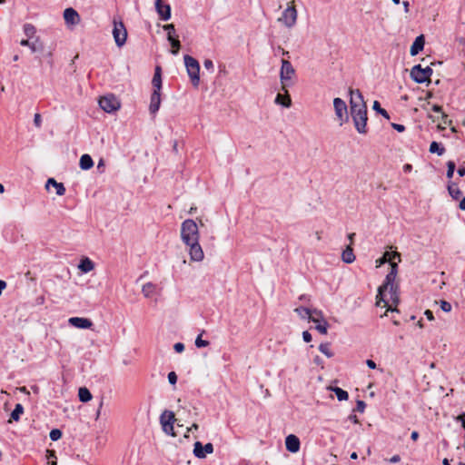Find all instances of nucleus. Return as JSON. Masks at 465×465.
<instances>
[{
	"label": "nucleus",
	"instance_id": "nucleus-60",
	"mask_svg": "<svg viewBox=\"0 0 465 465\" xmlns=\"http://www.w3.org/2000/svg\"><path fill=\"white\" fill-rule=\"evenodd\" d=\"M382 258H383L385 262H389L391 263V252H386Z\"/></svg>",
	"mask_w": 465,
	"mask_h": 465
},
{
	"label": "nucleus",
	"instance_id": "nucleus-35",
	"mask_svg": "<svg viewBox=\"0 0 465 465\" xmlns=\"http://www.w3.org/2000/svg\"><path fill=\"white\" fill-rule=\"evenodd\" d=\"M316 326L315 329L322 334H327L328 331V322L325 320L320 321L318 322H315Z\"/></svg>",
	"mask_w": 465,
	"mask_h": 465
},
{
	"label": "nucleus",
	"instance_id": "nucleus-2",
	"mask_svg": "<svg viewBox=\"0 0 465 465\" xmlns=\"http://www.w3.org/2000/svg\"><path fill=\"white\" fill-rule=\"evenodd\" d=\"M396 276L393 275V272H389L386 277L385 281L382 285H381L378 288V294H377V305L380 304V300H382L385 304L387 302L383 300L384 292L389 289L391 292V298L393 302V303L397 304L399 302L398 297V285L394 284Z\"/></svg>",
	"mask_w": 465,
	"mask_h": 465
},
{
	"label": "nucleus",
	"instance_id": "nucleus-28",
	"mask_svg": "<svg viewBox=\"0 0 465 465\" xmlns=\"http://www.w3.org/2000/svg\"><path fill=\"white\" fill-rule=\"evenodd\" d=\"M24 413V407L21 403H17L11 412L10 420L18 421L20 420V416Z\"/></svg>",
	"mask_w": 465,
	"mask_h": 465
},
{
	"label": "nucleus",
	"instance_id": "nucleus-37",
	"mask_svg": "<svg viewBox=\"0 0 465 465\" xmlns=\"http://www.w3.org/2000/svg\"><path fill=\"white\" fill-rule=\"evenodd\" d=\"M372 108H373V110H375L377 113L381 114L386 119H390V115H389L388 112L385 109L381 107V104L378 101H374Z\"/></svg>",
	"mask_w": 465,
	"mask_h": 465
},
{
	"label": "nucleus",
	"instance_id": "nucleus-42",
	"mask_svg": "<svg viewBox=\"0 0 465 465\" xmlns=\"http://www.w3.org/2000/svg\"><path fill=\"white\" fill-rule=\"evenodd\" d=\"M451 304L447 301H440V309L445 312H450L451 311Z\"/></svg>",
	"mask_w": 465,
	"mask_h": 465
},
{
	"label": "nucleus",
	"instance_id": "nucleus-10",
	"mask_svg": "<svg viewBox=\"0 0 465 465\" xmlns=\"http://www.w3.org/2000/svg\"><path fill=\"white\" fill-rule=\"evenodd\" d=\"M99 105L106 113H113L120 108L119 101L113 94L101 97Z\"/></svg>",
	"mask_w": 465,
	"mask_h": 465
},
{
	"label": "nucleus",
	"instance_id": "nucleus-6",
	"mask_svg": "<svg viewBox=\"0 0 465 465\" xmlns=\"http://www.w3.org/2000/svg\"><path fill=\"white\" fill-rule=\"evenodd\" d=\"M432 72L433 71L430 66L422 68L420 64H416L411 70V77L414 82L423 84L430 81Z\"/></svg>",
	"mask_w": 465,
	"mask_h": 465
},
{
	"label": "nucleus",
	"instance_id": "nucleus-44",
	"mask_svg": "<svg viewBox=\"0 0 465 465\" xmlns=\"http://www.w3.org/2000/svg\"><path fill=\"white\" fill-rule=\"evenodd\" d=\"M34 124L37 128H41V126H42V117H41V114L38 113H36L34 116Z\"/></svg>",
	"mask_w": 465,
	"mask_h": 465
},
{
	"label": "nucleus",
	"instance_id": "nucleus-18",
	"mask_svg": "<svg viewBox=\"0 0 465 465\" xmlns=\"http://www.w3.org/2000/svg\"><path fill=\"white\" fill-rule=\"evenodd\" d=\"M161 104V94L160 92H156V90H153L151 94V101L149 105L150 113L154 114L157 113V111L160 108Z\"/></svg>",
	"mask_w": 465,
	"mask_h": 465
},
{
	"label": "nucleus",
	"instance_id": "nucleus-48",
	"mask_svg": "<svg viewBox=\"0 0 465 465\" xmlns=\"http://www.w3.org/2000/svg\"><path fill=\"white\" fill-rule=\"evenodd\" d=\"M203 66H204V68H205V69H207V70H211V71H213V61H212V60H210V59H205V60L203 61Z\"/></svg>",
	"mask_w": 465,
	"mask_h": 465
},
{
	"label": "nucleus",
	"instance_id": "nucleus-64",
	"mask_svg": "<svg viewBox=\"0 0 465 465\" xmlns=\"http://www.w3.org/2000/svg\"><path fill=\"white\" fill-rule=\"evenodd\" d=\"M459 208H460L461 211H465V197H464V198H462V199L460 201Z\"/></svg>",
	"mask_w": 465,
	"mask_h": 465
},
{
	"label": "nucleus",
	"instance_id": "nucleus-4",
	"mask_svg": "<svg viewBox=\"0 0 465 465\" xmlns=\"http://www.w3.org/2000/svg\"><path fill=\"white\" fill-rule=\"evenodd\" d=\"M281 63L280 81L282 84V91L286 92V88L294 84L293 79L295 78L296 71L289 60L282 59Z\"/></svg>",
	"mask_w": 465,
	"mask_h": 465
},
{
	"label": "nucleus",
	"instance_id": "nucleus-54",
	"mask_svg": "<svg viewBox=\"0 0 465 465\" xmlns=\"http://www.w3.org/2000/svg\"><path fill=\"white\" fill-rule=\"evenodd\" d=\"M276 52H277V53H280V54H281L282 55H283V56H288V57H289V54H290V53H289L288 51L284 50V49H283L282 47H281L280 45H279V46H277V48H276Z\"/></svg>",
	"mask_w": 465,
	"mask_h": 465
},
{
	"label": "nucleus",
	"instance_id": "nucleus-49",
	"mask_svg": "<svg viewBox=\"0 0 465 465\" xmlns=\"http://www.w3.org/2000/svg\"><path fill=\"white\" fill-rule=\"evenodd\" d=\"M173 349L176 352L181 353L184 351V344L182 342H177L174 344Z\"/></svg>",
	"mask_w": 465,
	"mask_h": 465
},
{
	"label": "nucleus",
	"instance_id": "nucleus-3",
	"mask_svg": "<svg viewBox=\"0 0 465 465\" xmlns=\"http://www.w3.org/2000/svg\"><path fill=\"white\" fill-rule=\"evenodd\" d=\"M181 238L185 244L199 241L198 225L193 219H186L181 225Z\"/></svg>",
	"mask_w": 465,
	"mask_h": 465
},
{
	"label": "nucleus",
	"instance_id": "nucleus-21",
	"mask_svg": "<svg viewBox=\"0 0 465 465\" xmlns=\"http://www.w3.org/2000/svg\"><path fill=\"white\" fill-rule=\"evenodd\" d=\"M447 189H448L450 196L453 200H459L462 195V192L459 188L458 183H456L452 181H449Z\"/></svg>",
	"mask_w": 465,
	"mask_h": 465
},
{
	"label": "nucleus",
	"instance_id": "nucleus-12",
	"mask_svg": "<svg viewBox=\"0 0 465 465\" xmlns=\"http://www.w3.org/2000/svg\"><path fill=\"white\" fill-rule=\"evenodd\" d=\"M334 111L337 118L341 121V125L344 121L348 120L347 115V105L345 102L341 98H334L333 100Z\"/></svg>",
	"mask_w": 465,
	"mask_h": 465
},
{
	"label": "nucleus",
	"instance_id": "nucleus-15",
	"mask_svg": "<svg viewBox=\"0 0 465 465\" xmlns=\"http://www.w3.org/2000/svg\"><path fill=\"white\" fill-rule=\"evenodd\" d=\"M64 19L67 25H75L80 22V15L74 8L68 7L64 11Z\"/></svg>",
	"mask_w": 465,
	"mask_h": 465
},
{
	"label": "nucleus",
	"instance_id": "nucleus-31",
	"mask_svg": "<svg viewBox=\"0 0 465 465\" xmlns=\"http://www.w3.org/2000/svg\"><path fill=\"white\" fill-rule=\"evenodd\" d=\"M78 396H79V400L82 402H87L92 399V394H91L90 391L85 387L79 389Z\"/></svg>",
	"mask_w": 465,
	"mask_h": 465
},
{
	"label": "nucleus",
	"instance_id": "nucleus-47",
	"mask_svg": "<svg viewBox=\"0 0 465 465\" xmlns=\"http://www.w3.org/2000/svg\"><path fill=\"white\" fill-rule=\"evenodd\" d=\"M168 381L173 385H174L177 382V375L174 371H171L168 373Z\"/></svg>",
	"mask_w": 465,
	"mask_h": 465
},
{
	"label": "nucleus",
	"instance_id": "nucleus-13",
	"mask_svg": "<svg viewBox=\"0 0 465 465\" xmlns=\"http://www.w3.org/2000/svg\"><path fill=\"white\" fill-rule=\"evenodd\" d=\"M164 0H155V9L163 21H167L171 18V6L168 4L163 3Z\"/></svg>",
	"mask_w": 465,
	"mask_h": 465
},
{
	"label": "nucleus",
	"instance_id": "nucleus-14",
	"mask_svg": "<svg viewBox=\"0 0 465 465\" xmlns=\"http://www.w3.org/2000/svg\"><path fill=\"white\" fill-rule=\"evenodd\" d=\"M186 245L190 247L189 254L192 261L201 262L203 259L204 254L201 245L199 244V241L196 242V243L191 242Z\"/></svg>",
	"mask_w": 465,
	"mask_h": 465
},
{
	"label": "nucleus",
	"instance_id": "nucleus-51",
	"mask_svg": "<svg viewBox=\"0 0 465 465\" xmlns=\"http://www.w3.org/2000/svg\"><path fill=\"white\" fill-rule=\"evenodd\" d=\"M302 339L305 342H310L312 341V334L308 331H304L302 332Z\"/></svg>",
	"mask_w": 465,
	"mask_h": 465
},
{
	"label": "nucleus",
	"instance_id": "nucleus-33",
	"mask_svg": "<svg viewBox=\"0 0 465 465\" xmlns=\"http://www.w3.org/2000/svg\"><path fill=\"white\" fill-rule=\"evenodd\" d=\"M319 351L328 358H331L334 355L331 350V344L329 342L321 343L319 346Z\"/></svg>",
	"mask_w": 465,
	"mask_h": 465
},
{
	"label": "nucleus",
	"instance_id": "nucleus-41",
	"mask_svg": "<svg viewBox=\"0 0 465 465\" xmlns=\"http://www.w3.org/2000/svg\"><path fill=\"white\" fill-rule=\"evenodd\" d=\"M209 345V341H205V340H203L201 338V336H198L195 340V346L197 348H203V347H207Z\"/></svg>",
	"mask_w": 465,
	"mask_h": 465
},
{
	"label": "nucleus",
	"instance_id": "nucleus-5",
	"mask_svg": "<svg viewBox=\"0 0 465 465\" xmlns=\"http://www.w3.org/2000/svg\"><path fill=\"white\" fill-rule=\"evenodd\" d=\"M187 74L191 79L192 84L198 87L200 84V64L199 62L189 54L183 56Z\"/></svg>",
	"mask_w": 465,
	"mask_h": 465
},
{
	"label": "nucleus",
	"instance_id": "nucleus-34",
	"mask_svg": "<svg viewBox=\"0 0 465 465\" xmlns=\"http://www.w3.org/2000/svg\"><path fill=\"white\" fill-rule=\"evenodd\" d=\"M171 46H172V50H171V53L174 55H176L178 53H179V50L181 48V43L180 41L174 37V38H169L168 39Z\"/></svg>",
	"mask_w": 465,
	"mask_h": 465
},
{
	"label": "nucleus",
	"instance_id": "nucleus-9",
	"mask_svg": "<svg viewBox=\"0 0 465 465\" xmlns=\"http://www.w3.org/2000/svg\"><path fill=\"white\" fill-rule=\"evenodd\" d=\"M174 421V413L171 411H164L160 416V423L162 425L163 430L171 436H175L173 431Z\"/></svg>",
	"mask_w": 465,
	"mask_h": 465
},
{
	"label": "nucleus",
	"instance_id": "nucleus-32",
	"mask_svg": "<svg viewBox=\"0 0 465 465\" xmlns=\"http://www.w3.org/2000/svg\"><path fill=\"white\" fill-rule=\"evenodd\" d=\"M430 153L442 155L445 153V148L438 142H432L429 149Z\"/></svg>",
	"mask_w": 465,
	"mask_h": 465
},
{
	"label": "nucleus",
	"instance_id": "nucleus-59",
	"mask_svg": "<svg viewBox=\"0 0 465 465\" xmlns=\"http://www.w3.org/2000/svg\"><path fill=\"white\" fill-rule=\"evenodd\" d=\"M366 364L370 369H376V363L372 360H367Z\"/></svg>",
	"mask_w": 465,
	"mask_h": 465
},
{
	"label": "nucleus",
	"instance_id": "nucleus-36",
	"mask_svg": "<svg viewBox=\"0 0 465 465\" xmlns=\"http://www.w3.org/2000/svg\"><path fill=\"white\" fill-rule=\"evenodd\" d=\"M446 164H447L446 176L450 181H451L454 172H455V169H456V164L453 161H449V162H447Z\"/></svg>",
	"mask_w": 465,
	"mask_h": 465
},
{
	"label": "nucleus",
	"instance_id": "nucleus-53",
	"mask_svg": "<svg viewBox=\"0 0 465 465\" xmlns=\"http://www.w3.org/2000/svg\"><path fill=\"white\" fill-rule=\"evenodd\" d=\"M45 302V298L44 295H40L38 296L35 301V305H43Z\"/></svg>",
	"mask_w": 465,
	"mask_h": 465
},
{
	"label": "nucleus",
	"instance_id": "nucleus-38",
	"mask_svg": "<svg viewBox=\"0 0 465 465\" xmlns=\"http://www.w3.org/2000/svg\"><path fill=\"white\" fill-rule=\"evenodd\" d=\"M163 29L167 32V40L169 38H174L175 27L173 24L163 25Z\"/></svg>",
	"mask_w": 465,
	"mask_h": 465
},
{
	"label": "nucleus",
	"instance_id": "nucleus-52",
	"mask_svg": "<svg viewBox=\"0 0 465 465\" xmlns=\"http://www.w3.org/2000/svg\"><path fill=\"white\" fill-rule=\"evenodd\" d=\"M432 111L435 112V113H441L443 118L447 117V115L442 112L441 106H440L438 104H434L432 106Z\"/></svg>",
	"mask_w": 465,
	"mask_h": 465
},
{
	"label": "nucleus",
	"instance_id": "nucleus-22",
	"mask_svg": "<svg viewBox=\"0 0 465 465\" xmlns=\"http://www.w3.org/2000/svg\"><path fill=\"white\" fill-rule=\"evenodd\" d=\"M294 311L302 319H308L310 322H319V319L314 318L312 315V310L311 309H308L306 307L301 306V307L296 308Z\"/></svg>",
	"mask_w": 465,
	"mask_h": 465
},
{
	"label": "nucleus",
	"instance_id": "nucleus-61",
	"mask_svg": "<svg viewBox=\"0 0 465 465\" xmlns=\"http://www.w3.org/2000/svg\"><path fill=\"white\" fill-rule=\"evenodd\" d=\"M458 174L460 176V177H463L465 175V167L464 166H460L458 168Z\"/></svg>",
	"mask_w": 465,
	"mask_h": 465
},
{
	"label": "nucleus",
	"instance_id": "nucleus-50",
	"mask_svg": "<svg viewBox=\"0 0 465 465\" xmlns=\"http://www.w3.org/2000/svg\"><path fill=\"white\" fill-rule=\"evenodd\" d=\"M391 271L389 272H393V275L397 276L398 273V264L395 262H391Z\"/></svg>",
	"mask_w": 465,
	"mask_h": 465
},
{
	"label": "nucleus",
	"instance_id": "nucleus-62",
	"mask_svg": "<svg viewBox=\"0 0 465 465\" xmlns=\"http://www.w3.org/2000/svg\"><path fill=\"white\" fill-rule=\"evenodd\" d=\"M349 420H351L355 424L359 423V420L355 414H351L349 416Z\"/></svg>",
	"mask_w": 465,
	"mask_h": 465
},
{
	"label": "nucleus",
	"instance_id": "nucleus-16",
	"mask_svg": "<svg viewBox=\"0 0 465 465\" xmlns=\"http://www.w3.org/2000/svg\"><path fill=\"white\" fill-rule=\"evenodd\" d=\"M68 322L72 326L79 329H89L93 326L92 321L87 318L72 317Z\"/></svg>",
	"mask_w": 465,
	"mask_h": 465
},
{
	"label": "nucleus",
	"instance_id": "nucleus-40",
	"mask_svg": "<svg viewBox=\"0 0 465 465\" xmlns=\"http://www.w3.org/2000/svg\"><path fill=\"white\" fill-rule=\"evenodd\" d=\"M63 433L62 431L59 430V429H53L51 431H50V439L53 440V441H56L58 440L61 439Z\"/></svg>",
	"mask_w": 465,
	"mask_h": 465
},
{
	"label": "nucleus",
	"instance_id": "nucleus-43",
	"mask_svg": "<svg viewBox=\"0 0 465 465\" xmlns=\"http://www.w3.org/2000/svg\"><path fill=\"white\" fill-rule=\"evenodd\" d=\"M20 45L23 46H28L33 53L36 51L35 44H31L27 39H23L20 42Z\"/></svg>",
	"mask_w": 465,
	"mask_h": 465
},
{
	"label": "nucleus",
	"instance_id": "nucleus-63",
	"mask_svg": "<svg viewBox=\"0 0 465 465\" xmlns=\"http://www.w3.org/2000/svg\"><path fill=\"white\" fill-rule=\"evenodd\" d=\"M411 169H412V165L410 164V163H406V164L403 165L404 173H409V172L411 171Z\"/></svg>",
	"mask_w": 465,
	"mask_h": 465
},
{
	"label": "nucleus",
	"instance_id": "nucleus-1",
	"mask_svg": "<svg viewBox=\"0 0 465 465\" xmlns=\"http://www.w3.org/2000/svg\"><path fill=\"white\" fill-rule=\"evenodd\" d=\"M351 114L356 130L360 134L367 133V106L359 89H350Z\"/></svg>",
	"mask_w": 465,
	"mask_h": 465
},
{
	"label": "nucleus",
	"instance_id": "nucleus-8",
	"mask_svg": "<svg viewBox=\"0 0 465 465\" xmlns=\"http://www.w3.org/2000/svg\"><path fill=\"white\" fill-rule=\"evenodd\" d=\"M113 35L117 46H123L127 38V31L122 21L114 20Z\"/></svg>",
	"mask_w": 465,
	"mask_h": 465
},
{
	"label": "nucleus",
	"instance_id": "nucleus-57",
	"mask_svg": "<svg viewBox=\"0 0 465 465\" xmlns=\"http://www.w3.org/2000/svg\"><path fill=\"white\" fill-rule=\"evenodd\" d=\"M424 315L429 321L434 320L433 312L430 310H426Z\"/></svg>",
	"mask_w": 465,
	"mask_h": 465
},
{
	"label": "nucleus",
	"instance_id": "nucleus-20",
	"mask_svg": "<svg viewBox=\"0 0 465 465\" xmlns=\"http://www.w3.org/2000/svg\"><path fill=\"white\" fill-rule=\"evenodd\" d=\"M152 85L153 90H156V92H160L162 89V68L159 65H157L154 69Z\"/></svg>",
	"mask_w": 465,
	"mask_h": 465
},
{
	"label": "nucleus",
	"instance_id": "nucleus-58",
	"mask_svg": "<svg viewBox=\"0 0 465 465\" xmlns=\"http://www.w3.org/2000/svg\"><path fill=\"white\" fill-rule=\"evenodd\" d=\"M391 262H393L395 259H398V261L401 262V254L397 252H391Z\"/></svg>",
	"mask_w": 465,
	"mask_h": 465
},
{
	"label": "nucleus",
	"instance_id": "nucleus-17",
	"mask_svg": "<svg viewBox=\"0 0 465 465\" xmlns=\"http://www.w3.org/2000/svg\"><path fill=\"white\" fill-rule=\"evenodd\" d=\"M285 446L290 452H297L300 450L299 438L293 434L288 435L285 439Z\"/></svg>",
	"mask_w": 465,
	"mask_h": 465
},
{
	"label": "nucleus",
	"instance_id": "nucleus-46",
	"mask_svg": "<svg viewBox=\"0 0 465 465\" xmlns=\"http://www.w3.org/2000/svg\"><path fill=\"white\" fill-rule=\"evenodd\" d=\"M366 404L363 401L359 400L356 403V411L359 412H363L365 410Z\"/></svg>",
	"mask_w": 465,
	"mask_h": 465
},
{
	"label": "nucleus",
	"instance_id": "nucleus-25",
	"mask_svg": "<svg viewBox=\"0 0 465 465\" xmlns=\"http://www.w3.org/2000/svg\"><path fill=\"white\" fill-rule=\"evenodd\" d=\"M50 185L56 189V194L62 196L65 193V187L62 183H57L54 178H49L46 183V188Z\"/></svg>",
	"mask_w": 465,
	"mask_h": 465
},
{
	"label": "nucleus",
	"instance_id": "nucleus-19",
	"mask_svg": "<svg viewBox=\"0 0 465 465\" xmlns=\"http://www.w3.org/2000/svg\"><path fill=\"white\" fill-rule=\"evenodd\" d=\"M425 39L423 35L417 36L411 46L410 53L412 56L418 54L424 47Z\"/></svg>",
	"mask_w": 465,
	"mask_h": 465
},
{
	"label": "nucleus",
	"instance_id": "nucleus-7",
	"mask_svg": "<svg viewBox=\"0 0 465 465\" xmlns=\"http://www.w3.org/2000/svg\"><path fill=\"white\" fill-rule=\"evenodd\" d=\"M297 10L294 5H289L285 8L278 18V21L283 24L286 27L292 28L296 25L297 22Z\"/></svg>",
	"mask_w": 465,
	"mask_h": 465
},
{
	"label": "nucleus",
	"instance_id": "nucleus-56",
	"mask_svg": "<svg viewBox=\"0 0 465 465\" xmlns=\"http://www.w3.org/2000/svg\"><path fill=\"white\" fill-rule=\"evenodd\" d=\"M393 129H395L398 132H403L405 130V126L399 124H392Z\"/></svg>",
	"mask_w": 465,
	"mask_h": 465
},
{
	"label": "nucleus",
	"instance_id": "nucleus-23",
	"mask_svg": "<svg viewBox=\"0 0 465 465\" xmlns=\"http://www.w3.org/2000/svg\"><path fill=\"white\" fill-rule=\"evenodd\" d=\"M275 103L278 104H282L286 108H289L292 105V100L290 94H288V88H286V92H284V94H278L276 95Z\"/></svg>",
	"mask_w": 465,
	"mask_h": 465
},
{
	"label": "nucleus",
	"instance_id": "nucleus-55",
	"mask_svg": "<svg viewBox=\"0 0 465 465\" xmlns=\"http://www.w3.org/2000/svg\"><path fill=\"white\" fill-rule=\"evenodd\" d=\"M457 420H459L462 427L464 428L465 430V412L460 414L458 417H457Z\"/></svg>",
	"mask_w": 465,
	"mask_h": 465
},
{
	"label": "nucleus",
	"instance_id": "nucleus-11",
	"mask_svg": "<svg viewBox=\"0 0 465 465\" xmlns=\"http://www.w3.org/2000/svg\"><path fill=\"white\" fill-rule=\"evenodd\" d=\"M213 445L211 442L206 443L204 446L200 441H195L193 444V455L198 459L206 458L207 454L213 452Z\"/></svg>",
	"mask_w": 465,
	"mask_h": 465
},
{
	"label": "nucleus",
	"instance_id": "nucleus-24",
	"mask_svg": "<svg viewBox=\"0 0 465 465\" xmlns=\"http://www.w3.org/2000/svg\"><path fill=\"white\" fill-rule=\"evenodd\" d=\"M78 268L83 272L87 273V272H91L92 270H94V263L88 257H85V258L81 260V262H80V263L78 265Z\"/></svg>",
	"mask_w": 465,
	"mask_h": 465
},
{
	"label": "nucleus",
	"instance_id": "nucleus-39",
	"mask_svg": "<svg viewBox=\"0 0 465 465\" xmlns=\"http://www.w3.org/2000/svg\"><path fill=\"white\" fill-rule=\"evenodd\" d=\"M24 32L26 36L28 37H33V35H35V28L33 25L31 24H25L24 25Z\"/></svg>",
	"mask_w": 465,
	"mask_h": 465
},
{
	"label": "nucleus",
	"instance_id": "nucleus-45",
	"mask_svg": "<svg viewBox=\"0 0 465 465\" xmlns=\"http://www.w3.org/2000/svg\"><path fill=\"white\" fill-rule=\"evenodd\" d=\"M312 315L314 318H317V319H319V320H320V321H322V320H325V319L323 318V313H322V311H320V310H317V309H313V310H312Z\"/></svg>",
	"mask_w": 465,
	"mask_h": 465
},
{
	"label": "nucleus",
	"instance_id": "nucleus-29",
	"mask_svg": "<svg viewBox=\"0 0 465 465\" xmlns=\"http://www.w3.org/2000/svg\"><path fill=\"white\" fill-rule=\"evenodd\" d=\"M329 390L335 393L338 401H346L349 398L348 392L339 387H329Z\"/></svg>",
	"mask_w": 465,
	"mask_h": 465
},
{
	"label": "nucleus",
	"instance_id": "nucleus-27",
	"mask_svg": "<svg viewBox=\"0 0 465 465\" xmlns=\"http://www.w3.org/2000/svg\"><path fill=\"white\" fill-rule=\"evenodd\" d=\"M341 259L346 263H351L354 262L355 255L351 246H347V248L342 252Z\"/></svg>",
	"mask_w": 465,
	"mask_h": 465
},
{
	"label": "nucleus",
	"instance_id": "nucleus-26",
	"mask_svg": "<svg viewBox=\"0 0 465 465\" xmlns=\"http://www.w3.org/2000/svg\"><path fill=\"white\" fill-rule=\"evenodd\" d=\"M80 168L82 170H89L94 165V161L89 154H83L79 162Z\"/></svg>",
	"mask_w": 465,
	"mask_h": 465
},
{
	"label": "nucleus",
	"instance_id": "nucleus-30",
	"mask_svg": "<svg viewBox=\"0 0 465 465\" xmlns=\"http://www.w3.org/2000/svg\"><path fill=\"white\" fill-rule=\"evenodd\" d=\"M156 286L152 282L145 283L142 288V292L145 297H151L155 292Z\"/></svg>",
	"mask_w": 465,
	"mask_h": 465
}]
</instances>
